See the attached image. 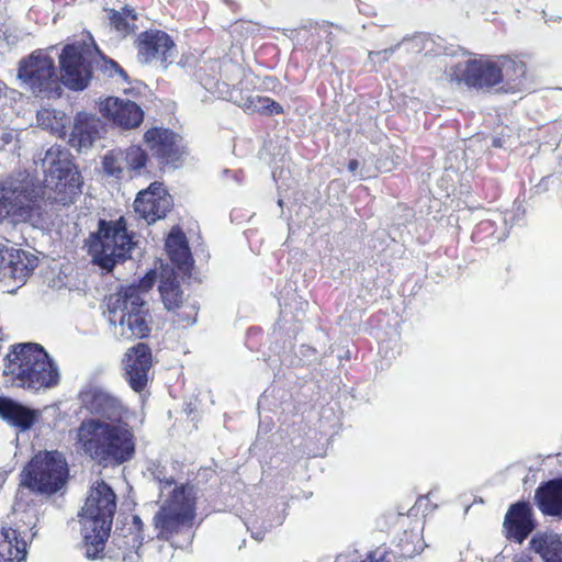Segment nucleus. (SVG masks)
I'll use <instances>...</instances> for the list:
<instances>
[{
  "instance_id": "nucleus-3",
  "label": "nucleus",
  "mask_w": 562,
  "mask_h": 562,
  "mask_svg": "<svg viewBox=\"0 0 562 562\" xmlns=\"http://www.w3.org/2000/svg\"><path fill=\"white\" fill-rule=\"evenodd\" d=\"M75 445L94 462L109 465L122 464L135 454V435L125 422L83 419L76 429Z\"/></svg>"
},
{
  "instance_id": "nucleus-19",
  "label": "nucleus",
  "mask_w": 562,
  "mask_h": 562,
  "mask_svg": "<svg viewBox=\"0 0 562 562\" xmlns=\"http://www.w3.org/2000/svg\"><path fill=\"white\" fill-rule=\"evenodd\" d=\"M144 143L157 157L166 162H175L179 159V149L176 145L177 135L165 128H150L144 134Z\"/></svg>"
},
{
  "instance_id": "nucleus-32",
  "label": "nucleus",
  "mask_w": 562,
  "mask_h": 562,
  "mask_svg": "<svg viewBox=\"0 0 562 562\" xmlns=\"http://www.w3.org/2000/svg\"><path fill=\"white\" fill-rule=\"evenodd\" d=\"M414 540L419 541V536L417 533L406 535V540H402L401 542V553L405 558H413L416 554H419L424 550V544L420 543L418 547L411 548V542Z\"/></svg>"
},
{
  "instance_id": "nucleus-24",
  "label": "nucleus",
  "mask_w": 562,
  "mask_h": 562,
  "mask_svg": "<svg viewBox=\"0 0 562 562\" xmlns=\"http://www.w3.org/2000/svg\"><path fill=\"white\" fill-rule=\"evenodd\" d=\"M26 557V542L12 528L0 529V562H21Z\"/></svg>"
},
{
  "instance_id": "nucleus-23",
  "label": "nucleus",
  "mask_w": 562,
  "mask_h": 562,
  "mask_svg": "<svg viewBox=\"0 0 562 562\" xmlns=\"http://www.w3.org/2000/svg\"><path fill=\"white\" fill-rule=\"evenodd\" d=\"M530 548L543 562H562V539L553 532L536 533L530 540Z\"/></svg>"
},
{
  "instance_id": "nucleus-30",
  "label": "nucleus",
  "mask_w": 562,
  "mask_h": 562,
  "mask_svg": "<svg viewBox=\"0 0 562 562\" xmlns=\"http://www.w3.org/2000/svg\"><path fill=\"white\" fill-rule=\"evenodd\" d=\"M136 13L133 9L124 8L122 12H113L111 22L115 29L123 35L130 34L135 30Z\"/></svg>"
},
{
  "instance_id": "nucleus-12",
  "label": "nucleus",
  "mask_w": 562,
  "mask_h": 562,
  "mask_svg": "<svg viewBox=\"0 0 562 562\" xmlns=\"http://www.w3.org/2000/svg\"><path fill=\"white\" fill-rule=\"evenodd\" d=\"M37 266V258L8 244H0V282L23 283Z\"/></svg>"
},
{
  "instance_id": "nucleus-21",
  "label": "nucleus",
  "mask_w": 562,
  "mask_h": 562,
  "mask_svg": "<svg viewBox=\"0 0 562 562\" xmlns=\"http://www.w3.org/2000/svg\"><path fill=\"white\" fill-rule=\"evenodd\" d=\"M40 416V411L32 409L11 398L0 397V417L20 431L31 429Z\"/></svg>"
},
{
  "instance_id": "nucleus-29",
  "label": "nucleus",
  "mask_w": 562,
  "mask_h": 562,
  "mask_svg": "<svg viewBox=\"0 0 562 562\" xmlns=\"http://www.w3.org/2000/svg\"><path fill=\"white\" fill-rule=\"evenodd\" d=\"M93 65L97 66L99 70L103 72L104 76L109 78L115 79L119 82H125L127 80V76L125 71L119 66L116 61L113 59H108L101 55L99 52V56H95L93 60Z\"/></svg>"
},
{
  "instance_id": "nucleus-22",
  "label": "nucleus",
  "mask_w": 562,
  "mask_h": 562,
  "mask_svg": "<svg viewBox=\"0 0 562 562\" xmlns=\"http://www.w3.org/2000/svg\"><path fill=\"white\" fill-rule=\"evenodd\" d=\"M535 499L544 515L562 517V479L539 486Z\"/></svg>"
},
{
  "instance_id": "nucleus-25",
  "label": "nucleus",
  "mask_w": 562,
  "mask_h": 562,
  "mask_svg": "<svg viewBox=\"0 0 562 562\" xmlns=\"http://www.w3.org/2000/svg\"><path fill=\"white\" fill-rule=\"evenodd\" d=\"M499 83L505 82L513 88V92L525 87L526 66L522 61L507 57L498 58Z\"/></svg>"
},
{
  "instance_id": "nucleus-27",
  "label": "nucleus",
  "mask_w": 562,
  "mask_h": 562,
  "mask_svg": "<svg viewBox=\"0 0 562 562\" xmlns=\"http://www.w3.org/2000/svg\"><path fill=\"white\" fill-rule=\"evenodd\" d=\"M121 159H123L126 172L140 175L146 168L148 155L137 145L130 146L125 150L121 149Z\"/></svg>"
},
{
  "instance_id": "nucleus-35",
  "label": "nucleus",
  "mask_w": 562,
  "mask_h": 562,
  "mask_svg": "<svg viewBox=\"0 0 562 562\" xmlns=\"http://www.w3.org/2000/svg\"><path fill=\"white\" fill-rule=\"evenodd\" d=\"M153 475L160 484H162L161 494H164L166 488L170 487L173 484V480L171 477L167 479L165 475H162L160 470L154 471Z\"/></svg>"
},
{
  "instance_id": "nucleus-10",
  "label": "nucleus",
  "mask_w": 562,
  "mask_h": 562,
  "mask_svg": "<svg viewBox=\"0 0 562 562\" xmlns=\"http://www.w3.org/2000/svg\"><path fill=\"white\" fill-rule=\"evenodd\" d=\"M18 78L35 94H50L58 89L59 76L54 59L45 50H35L22 59Z\"/></svg>"
},
{
  "instance_id": "nucleus-1",
  "label": "nucleus",
  "mask_w": 562,
  "mask_h": 562,
  "mask_svg": "<svg viewBox=\"0 0 562 562\" xmlns=\"http://www.w3.org/2000/svg\"><path fill=\"white\" fill-rule=\"evenodd\" d=\"M45 173L44 187H37L26 175L0 183V204L14 222L44 227L47 214L42 200L47 198L68 204L80 192L79 173L72 168L67 151L52 146L41 159Z\"/></svg>"
},
{
  "instance_id": "nucleus-26",
  "label": "nucleus",
  "mask_w": 562,
  "mask_h": 562,
  "mask_svg": "<svg viewBox=\"0 0 562 562\" xmlns=\"http://www.w3.org/2000/svg\"><path fill=\"white\" fill-rule=\"evenodd\" d=\"M166 250L170 259L178 266H184L190 260V250L186 240V236L178 228H173L167 240Z\"/></svg>"
},
{
  "instance_id": "nucleus-6",
  "label": "nucleus",
  "mask_w": 562,
  "mask_h": 562,
  "mask_svg": "<svg viewBox=\"0 0 562 562\" xmlns=\"http://www.w3.org/2000/svg\"><path fill=\"white\" fill-rule=\"evenodd\" d=\"M133 245V238L127 233L123 218L101 221L98 232L91 235L88 241V251L97 265L111 271L117 262L126 259Z\"/></svg>"
},
{
  "instance_id": "nucleus-37",
  "label": "nucleus",
  "mask_w": 562,
  "mask_h": 562,
  "mask_svg": "<svg viewBox=\"0 0 562 562\" xmlns=\"http://www.w3.org/2000/svg\"><path fill=\"white\" fill-rule=\"evenodd\" d=\"M139 554L137 552L131 551L123 557V562H138Z\"/></svg>"
},
{
  "instance_id": "nucleus-2",
  "label": "nucleus",
  "mask_w": 562,
  "mask_h": 562,
  "mask_svg": "<svg viewBox=\"0 0 562 562\" xmlns=\"http://www.w3.org/2000/svg\"><path fill=\"white\" fill-rule=\"evenodd\" d=\"M158 279V292L164 308L193 323L196 307L188 303L175 271L169 266H161L157 274L149 271L138 284L121 288L108 299V319L114 335L121 340L143 338L150 331L151 317L146 302V294Z\"/></svg>"
},
{
  "instance_id": "nucleus-15",
  "label": "nucleus",
  "mask_w": 562,
  "mask_h": 562,
  "mask_svg": "<svg viewBox=\"0 0 562 562\" xmlns=\"http://www.w3.org/2000/svg\"><path fill=\"white\" fill-rule=\"evenodd\" d=\"M80 401L90 413L106 422H124L125 409L120 402L104 390L97 386H88L80 393Z\"/></svg>"
},
{
  "instance_id": "nucleus-14",
  "label": "nucleus",
  "mask_w": 562,
  "mask_h": 562,
  "mask_svg": "<svg viewBox=\"0 0 562 562\" xmlns=\"http://www.w3.org/2000/svg\"><path fill=\"white\" fill-rule=\"evenodd\" d=\"M99 112L113 125L131 130L139 126L144 112L134 101L117 97H108L99 101Z\"/></svg>"
},
{
  "instance_id": "nucleus-31",
  "label": "nucleus",
  "mask_w": 562,
  "mask_h": 562,
  "mask_svg": "<svg viewBox=\"0 0 562 562\" xmlns=\"http://www.w3.org/2000/svg\"><path fill=\"white\" fill-rule=\"evenodd\" d=\"M121 157V149L112 150L103 157L102 166L104 172L109 176L121 178L126 171L123 159Z\"/></svg>"
},
{
  "instance_id": "nucleus-4",
  "label": "nucleus",
  "mask_w": 562,
  "mask_h": 562,
  "mask_svg": "<svg viewBox=\"0 0 562 562\" xmlns=\"http://www.w3.org/2000/svg\"><path fill=\"white\" fill-rule=\"evenodd\" d=\"M3 373L13 385L33 391L53 387L59 381L55 362L42 346L33 342L13 347L5 358Z\"/></svg>"
},
{
  "instance_id": "nucleus-20",
  "label": "nucleus",
  "mask_w": 562,
  "mask_h": 562,
  "mask_svg": "<svg viewBox=\"0 0 562 562\" xmlns=\"http://www.w3.org/2000/svg\"><path fill=\"white\" fill-rule=\"evenodd\" d=\"M504 526L508 536L521 543L535 528L530 505L527 503L513 505L507 512Z\"/></svg>"
},
{
  "instance_id": "nucleus-11",
  "label": "nucleus",
  "mask_w": 562,
  "mask_h": 562,
  "mask_svg": "<svg viewBox=\"0 0 562 562\" xmlns=\"http://www.w3.org/2000/svg\"><path fill=\"white\" fill-rule=\"evenodd\" d=\"M451 82L465 83L474 88H491L499 83L498 58L465 59L446 70Z\"/></svg>"
},
{
  "instance_id": "nucleus-34",
  "label": "nucleus",
  "mask_w": 562,
  "mask_h": 562,
  "mask_svg": "<svg viewBox=\"0 0 562 562\" xmlns=\"http://www.w3.org/2000/svg\"><path fill=\"white\" fill-rule=\"evenodd\" d=\"M18 41L19 37L16 35L4 33L3 36L0 38V50L10 49L18 43Z\"/></svg>"
},
{
  "instance_id": "nucleus-36",
  "label": "nucleus",
  "mask_w": 562,
  "mask_h": 562,
  "mask_svg": "<svg viewBox=\"0 0 562 562\" xmlns=\"http://www.w3.org/2000/svg\"><path fill=\"white\" fill-rule=\"evenodd\" d=\"M50 111L48 110H43V111H40L37 113V122L41 126H43L44 128H53V126L47 122L49 121L50 119Z\"/></svg>"
},
{
  "instance_id": "nucleus-28",
  "label": "nucleus",
  "mask_w": 562,
  "mask_h": 562,
  "mask_svg": "<svg viewBox=\"0 0 562 562\" xmlns=\"http://www.w3.org/2000/svg\"><path fill=\"white\" fill-rule=\"evenodd\" d=\"M245 109L251 113L261 114H280L282 113V106L267 97L250 95L245 101Z\"/></svg>"
},
{
  "instance_id": "nucleus-16",
  "label": "nucleus",
  "mask_w": 562,
  "mask_h": 562,
  "mask_svg": "<svg viewBox=\"0 0 562 562\" xmlns=\"http://www.w3.org/2000/svg\"><path fill=\"white\" fill-rule=\"evenodd\" d=\"M171 206V198L161 183L154 182L146 190L140 191L135 201V212L148 224L162 218Z\"/></svg>"
},
{
  "instance_id": "nucleus-8",
  "label": "nucleus",
  "mask_w": 562,
  "mask_h": 562,
  "mask_svg": "<svg viewBox=\"0 0 562 562\" xmlns=\"http://www.w3.org/2000/svg\"><path fill=\"white\" fill-rule=\"evenodd\" d=\"M194 517L192 487L176 486L153 518L157 536L170 540L173 535L190 528Z\"/></svg>"
},
{
  "instance_id": "nucleus-38",
  "label": "nucleus",
  "mask_w": 562,
  "mask_h": 562,
  "mask_svg": "<svg viewBox=\"0 0 562 562\" xmlns=\"http://www.w3.org/2000/svg\"><path fill=\"white\" fill-rule=\"evenodd\" d=\"M512 562H533V560L527 554H517L513 558Z\"/></svg>"
},
{
  "instance_id": "nucleus-39",
  "label": "nucleus",
  "mask_w": 562,
  "mask_h": 562,
  "mask_svg": "<svg viewBox=\"0 0 562 562\" xmlns=\"http://www.w3.org/2000/svg\"><path fill=\"white\" fill-rule=\"evenodd\" d=\"M359 165H360V164H359V161H358V160L352 159V160H350V161H349V164H348V170H349L350 172H356V171H357V169L359 168Z\"/></svg>"
},
{
  "instance_id": "nucleus-13",
  "label": "nucleus",
  "mask_w": 562,
  "mask_h": 562,
  "mask_svg": "<svg viewBox=\"0 0 562 562\" xmlns=\"http://www.w3.org/2000/svg\"><path fill=\"white\" fill-rule=\"evenodd\" d=\"M137 48L142 63L157 61L164 69L172 63L176 56L172 40L162 31H149L140 34Z\"/></svg>"
},
{
  "instance_id": "nucleus-33",
  "label": "nucleus",
  "mask_w": 562,
  "mask_h": 562,
  "mask_svg": "<svg viewBox=\"0 0 562 562\" xmlns=\"http://www.w3.org/2000/svg\"><path fill=\"white\" fill-rule=\"evenodd\" d=\"M361 562H391L389 553L385 550H375L370 552Z\"/></svg>"
},
{
  "instance_id": "nucleus-9",
  "label": "nucleus",
  "mask_w": 562,
  "mask_h": 562,
  "mask_svg": "<svg viewBox=\"0 0 562 562\" xmlns=\"http://www.w3.org/2000/svg\"><path fill=\"white\" fill-rule=\"evenodd\" d=\"M95 56H99V49L92 43L66 46L59 56L61 69L59 79L70 89H85L91 78Z\"/></svg>"
},
{
  "instance_id": "nucleus-17",
  "label": "nucleus",
  "mask_w": 562,
  "mask_h": 562,
  "mask_svg": "<svg viewBox=\"0 0 562 562\" xmlns=\"http://www.w3.org/2000/svg\"><path fill=\"white\" fill-rule=\"evenodd\" d=\"M125 374L131 387L140 392L148 381L151 367V353L145 344H137L128 349L123 359Z\"/></svg>"
},
{
  "instance_id": "nucleus-7",
  "label": "nucleus",
  "mask_w": 562,
  "mask_h": 562,
  "mask_svg": "<svg viewBox=\"0 0 562 562\" xmlns=\"http://www.w3.org/2000/svg\"><path fill=\"white\" fill-rule=\"evenodd\" d=\"M67 474V463L60 452H40L23 469L21 485L37 493L53 494L66 483Z\"/></svg>"
},
{
  "instance_id": "nucleus-5",
  "label": "nucleus",
  "mask_w": 562,
  "mask_h": 562,
  "mask_svg": "<svg viewBox=\"0 0 562 562\" xmlns=\"http://www.w3.org/2000/svg\"><path fill=\"white\" fill-rule=\"evenodd\" d=\"M115 509L116 497L112 488L104 482H97L81 512L87 558L94 559L103 550Z\"/></svg>"
},
{
  "instance_id": "nucleus-18",
  "label": "nucleus",
  "mask_w": 562,
  "mask_h": 562,
  "mask_svg": "<svg viewBox=\"0 0 562 562\" xmlns=\"http://www.w3.org/2000/svg\"><path fill=\"white\" fill-rule=\"evenodd\" d=\"M104 125L100 119L87 113H79L75 119L70 144L78 150L88 149L101 138Z\"/></svg>"
},
{
  "instance_id": "nucleus-40",
  "label": "nucleus",
  "mask_w": 562,
  "mask_h": 562,
  "mask_svg": "<svg viewBox=\"0 0 562 562\" xmlns=\"http://www.w3.org/2000/svg\"><path fill=\"white\" fill-rule=\"evenodd\" d=\"M4 86L0 82V99L3 97Z\"/></svg>"
}]
</instances>
